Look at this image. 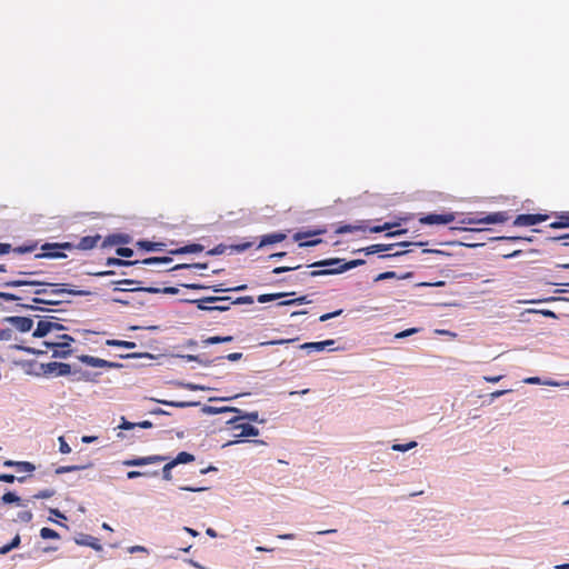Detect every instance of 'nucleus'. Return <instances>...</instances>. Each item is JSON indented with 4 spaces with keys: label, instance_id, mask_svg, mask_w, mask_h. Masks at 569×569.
Listing matches in <instances>:
<instances>
[{
    "label": "nucleus",
    "instance_id": "obj_3",
    "mask_svg": "<svg viewBox=\"0 0 569 569\" xmlns=\"http://www.w3.org/2000/svg\"><path fill=\"white\" fill-rule=\"evenodd\" d=\"M228 422L231 425V430L233 431V436L236 438H248L259 435V430L256 427L249 422H244L240 417H234Z\"/></svg>",
    "mask_w": 569,
    "mask_h": 569
},
{
    "label": "nucleus",
    "instance_id": "obj_18",
    "mask_svg": "<svg viewBox=\"0 0 569 569\" xmlns=\"http://www.w3.org/2000/svg\"><path fill=\"white\" fill-rule=\"evenodd\" d=\"M101 240L100 234L96 236H86L80 239V241L77 244H73V249L79 250H90L98 246L99 241Z\"/></svg>",
    "mask_w": 569,
    "mask_h": 569
},
{
    "label": "nucleus",
    "instance_id": "obj_14",
    "mask_svg": "<svg viewBox=\"0 0 569 569\" xmlns=\"http://www.w3.org/2000/svg\"><path fill=\"white\" fill-rule=\"evenodd\" d=\"M73 540H74V542L78 546L90 547V548H92L96 551H101L102 550V546H101L99 539L93 537V536H90V535H87V533H78L73 538Z\"/></svg>",
    "mask_w": 569,
    "mask_h": 569
},
{
    "label": "nucleus",
    "instance_id": "obj_9",
    "mask_svg": "<svg viewBox=\"0 0 569 569\" xmlns=\"http://www.w3.org/2000/svg\"><path fill=\"white\" fill-rule=\"evenodd\" d=\"M167 459L168 458L166 456L152 455V456H147V457L127 459V460L122 461V465L126 467H141V466L163 462Z\"/></svg>",
    "mask_w": 569,
    "mask_h": 569
},
{
    "label": "nucleus",
    "instance_id": "obj_44",
    "mask_svg": "<svg viewBox=\"0 0 569 569\" xmlns=\"http://www.w3.org/2000/svg\"><path fill=\"white\" fill-rule=\"evenodd\" d=\"M189 269V268H198V269H207L208 263H181L174 266L171 270H178V269Z\"/></svg>",
    "mask_w": 569,
    "mask_h": 569
},
{
    "label": "nucleus",
    "instance_id": "obj_11",
    "mask_svg": "<svg viewBox=\"0 0 569 569\" xmlns=\"http://www.w3.org/2000/svg\"><path fill=\"white\" fill-rule=\"evenodd\" d=\"M252 244L253 243L250 241H246V242L238 243V244H231V246H226V244L220 243V244L216 246L214 248L210 249L207 253L210 256H218V254L224 253L228 249L230 251L242 252V251H246L249 248H251Z\"/></svg>",
    "mask_w": 569,
    "mask_h": 569
},
{
    "label": "nucleus",
    "instance_id": "obj_51",
    "mask_svg": "<svg viewBox=\"0 0 569 569\" xmlns=\"http://www.w3.org/2000/svg\"><path fill=\"white\" fill-rule=\"evenodd\" d=\"M297 340H298V338H293V339H279V340H271V341L261 342V346L284 345V343H291V342H295V341H297Z\"/></svg>",
    "mask_w": 569,
    "mask_h": 569
},
{
    "label": "nucleus",
    "instance_id": "obj_1",
    "mask_svg": "<svg viewBox=\"0 0 569 569\" xmlns=\"http://www.w3.org/2000/svg\"><path fill=\"white\" fill-rule=\"evenodd\" d=\"M365 263V260L362 259H356L348 262H345L343 259L340 258H330L321 261H317L309 267H333L330 269H321V270H313L309 273H307L310 277H318V276H327V274H338L342 273L345 271H348L352 268L362 266Z\"/></svg>",
    "mask_w": 569,
    "mask_h": 569
},
{
    "label": "nucleus",
    "instance_id": "obj_63",
    "mask_svg": "<svg viewBox=\"0 0 569 569\" xmlns=\"http://www.w3.org/2000/svg\"><path fill=\"white\" fill-rule=\"evenodd\" d=\"M134 427H137V425L134 422L127 421L124 418H122V422L119 426V428L123 429V430H131Z\"/></svg>",
    "mask_w": 569,
    "mask_h": 569
},
{
    "label": "nucleus",
    "instance_id": "obj_17",
    "mask_svg": "<svg viewBox=\"0 0 569 569\" xmlns=\"http://www.w3.org/2000/svg\"><path fill=\"white\" fill-rule=\"evenodd\" d=\"M44 372L56 376H67L71 372V366L62 362H49L44 366Z\"/></svg>",
    "mask_w": 569,
    "mask_h": 569
},
{
    "label": "nucleus",
    "instance_id": "obj_56",
    "mask_svg": "<svg viewBox=\"0 0 569 569\" xmlns=\"http://www.w3.org/2000/svg\"><path fill=\"white\" fill-rule=\"evenodd\" d=\"M13 337L12 329L6 328L0 330V340H11Z\"/></svg>",
    "mask_w": 569,
    "mask_h": 569
},
{
    "label": "nucleus",
    "instance_id": "obj_48",
    "mask_svg": "<svg viewBox=\"0 0 569 569\" xmlns=\"http://www.w3.org/2000/svg\"><path fill=\"white\" fill-rule=\"evenodd\" d=\"M54 495V490L52 489H44V490H40L39 492H37L36 495H33V499H49L51 498L52 496Z\"/></svg>",
    "mask_w": 569,
    "mask_h": 569
},
{
    "label": "nucleus",
    "instance_id": "obj_49",
    "mask_svg": "<svg viewBox=\"0 0 569 569\" xmlns=\"http://www.w3.org/2000/svg\"><path fill=\"white\" fill-rule=\"evenodd\" d=\"M325 231L323 230H317V231H313V232H297L295 236H293V239L296 241H300L302 240L303 238L306 237H310V236H316V234H321L323 233Z\"/></svg>",
    "mask_w": 569,
    "mask_h": 569
},
{
    "label": "nucleus",
    "instance_id": "obj_34",
    "mask_svg": "<svg viewBox=\"0 0 569 569\" xmlns=\"http://www.w3.org/2000/svg\"><path fill=\"white\" fill-rule=\"evenodd\" d=\"M90 465L88 466H60L56 469V473L57 475H62V473H67V472H72V471H78V470H82V469H86L88 468Z\"/></svg>",
    "mask_w": 569,
    "mask_h": 569
},
{
    "label": "nucleus",
    "instance_id": "obj_26",
    "mask_svg": "<svg viewBox=\"0 0 569 569\" xmlns=\"http://www.w3.org/2000/svg\"><path fill=\"white\" fill-rule=\"evenodd\" d=\"M52 295H61L69 293L72 296H90L92 292L90 290H77V289H66V288H57L51 291Z\"/></svg>",
    "mask_w": 569,
    "mask_h": 569
},
{
    "label": "nucleus",
    "instance_id": "obj_24",
    "mask_svg": "<svg viewBox=\"0 0 569 569\" xmlns=\"http://www.w3.org/2000/svg\"><path fill=\"white\" fill-rule=\"evenodd\" d=\"M569 227V211L562 212L558 216L557 220L550 223V228L562 229Z\"/></svg>",
    "mask_w": 569,
    "mask_h": 569
},
{
    "label": "nucleus",
    "instance_id": "obj_41",
    "mask_svg": "<svg viewBox=\"0 0 569 569\" xmlns=\"http://www.w3.org/2000/svg\"><path fill=\"white\" fill-rule=\"evenodd\" d=\"M247 287L244 284L238 286L236 288H222L221 284H216V286L209 287L208 289H211L213 292L219 293V292H227V291H240V290H244Z\"/></svg>",
    "mask_w": 569,
    "mask_h": 569
},
{
    "label": "nucleus",
    "instance_id": "obj_12",
    "mask_svg": "<svg viewBox=\"0 0 569 569\" xmlns=\"http://www.w3.org/2000/svg\"><path fill=\"white\" fill-rule=\"evenodd\" d=\"M229 300H230V297L212 296V297H204V298L196 299V300H188V302L194 303L199 310L213 311V309H212L213 306H211V303L228 302Z\"/></svg>",
    "mask_w": 569,
    "mask_h": 569
},
{
    "label": "nucleus",
    "instance_id": "obj_38",
    "mask_svg": "<svg viewBox=\"0 0 569 569\" xmlns=\"http://www.w3.org/2000/svg\"><path fill=\"white\" fill-rule=\"evenodd\" d=\"M172 259L170 257H151L142 260L143 264L169 263Z\"/></svg>",
    "mask_w": 569,
    "mask_h": 569
},
{
    "label": "nucleus",
    "instance_id": "obj_47",
    "mask_svg": "<svg viewBox=\"0 0 569 569\" xmlns=\"http://www.w3.org/2000/svg\"><path fill=\"white\" fill-rule=\"evenodd\" d=\"M395 226L396 224H393V223L386 222L383 224L373 226V227L369 228V231L372 233H379V232H382L386 230H390Z\"/></svg>",
    "mask_w": 569,
    "mask_h": 569
},
{
    "label": "nucleus",
    "instance_id": "obj_54",
    "mask_svg": "<svg viewBox=\"0 0 569 569\" xmlns=\"http://www.w3.org/2000/svg\"><path fill=\"white\" fill-rule=\"evenodd\" d=\"M117 254L124 258H130L133 256V250L127 247H120L117 249Z\"/></svg>",
    "mask_w": 569,
    "mask_h": 569
},
{
    "label": "nucleus",
    "instance_id": "obj_58",
    "mask_svg": "<svg viewBox=\"0 0 569 569\" xmlns=\"http://www.w3.org/2000/svg\"><path fill=\"white\" fill-rule=\"evenodd\" d=\"M341 313H342V310H341V309H340V310H337V311H333V312L325 313V315L320 316L319 320H320L321 322H325V321H327V320H329V319H331V318H335V317L340 316Z\"/></svg>",
    "mask_w": 569,
    "mask_h": 569
},
{
    "label": "nucleus",
    "instance_id": "obj_5",
    "mask_svg": "<svg viewBox=\"0 0 569 569\" xmlns=\"http://www.w3.org/2000/svg\"><path fill=\"white\" fill-rule=\"evenodd\" d=\"M36 272H19V277L17 279H12L6 281L3 287H43V286H53L52 283H47L43 281H39L32 278Z\"/></svg>",
    "mask_w": 569,
    "mask_h": 569
},
{
    "label": "nucleus",
    "instance_id": "obj_10",
    "mask_svg": "<svg viewBox=\"0 0 569 569\" xmlns=\"http://www.w3.org/2000/svg\"><path fill=\"white\" fill-rule=\"evenodd\" d=\"M455 220V213H429L419 218L421 224H448Z\"/></svg>",
    "mask_w": 569,
    "mask_h": 569
},
{
    "label": "nucleus",
    "instance_id": "obj_22",
    "mask_svg": "<svg viewBox=\"0 0 569 569\" xmlns=\"http://www.w3.org/2000/svg\"><path fill=\"white\" fill-rule=\"evenodd\" d=\"M203 250V246L199 243H191L171 251L172 254H184V253H196L201 252Z\"/></svg>",
    "mask_w": 569,
    "mask_h": 569
},
{
    "label": "nucleus",
    "instance_id": "obj_50",
    "mask_svg": "<svg viewBox=\"0 0 569 569\" xmlns=\"http://www.w3.org/2000/svg\"><path fill=\"white\" fill-rule=\"evenodd\" d=\"M217 303L218 305H214L212 307V309H213V311H220V312L229 310L230 306L233 305L231 299L228 302H217Z\"/></svg>",
    "mask_w": 569,
    "mask_h": 569
},
{
    "label": "nucleus",
    "instance_id": "obj_57",
    "mask_svg": "<svg viewBox=\"0 0 569 569\" xmlns=\"http://www.w3.org/2000/svg\"><path fill=\"white\" fill-rule=\"evenodd\" d=\"M158 402L160 403H163V405H167V406H170V407H176V408H184L188 406L187 402H183V401H166V400H158Z\"/></svg>",
    "mask_w": 569,
    "mask_h": 569
},
{
    "label": "nucleus",
    "instance_id": "obj_16",
    "mask_svg": "<svg viewBox=\"0 0 569 569\" xmlns=\"http://www.w3.org/2000/svg\"><path fill=\"white\" fill-rule=\"evenodd\" d=\"M9 323H11L18 331L28 332L33 327V320L28 317H8L6 319Z\"/></svg>",
    "mask_w": 569,
    "mask_h": 569
},
{
    "label": "nucleus",
    "instance_id": "obj_13",
    "mask_svg": "<svg viewBox=\"0 0 569 569\" xmlns=\"http://www.w3.org/2000/svg\"><path fill=\"white\" fill-rule=\"evenodd\" d=\"M79 360L82 363H86L87 366L94 367V368H120L121 365L117 362H111L104 359H100L97 357L82 355L79 357Z\"/></svg>",
    "mask_w": 569,
    "mask_h": 569
},
{
    "label": "nucleus",
    "instance_id": "obj_61",
    "mask_svg": "<svg viewBox=\"0 0 569 569\" xmlns=\"http://www.w3.org/2000/svg\"><path fill=\"white\" fill-rule=\"evenodd\" d=\"M202 342H203V345L208 346V345L222 343V340H221V337L213 336V337H209V338L204 339Z\"/></svg>",
    "mask_w": 569,
    "mask_h": 569
},
{
    "label": "nucleus",
    "instance_id": "obj_59",
    "mask_svg": "<svg viewBox=\"0 0 569 569\" xmlns=\"http://www.w3.org/2000/svg\"><path fill=\"white\" fill-rule=\"evenodd\" d=\"M0 298L3 300H7V301H17L20 299V297L14 293L2 292V291H0Z\"/></svg>",
    "mask_w": 569,
    "mask_h": 569
},
{
    "label": "nucleus",
    "instance_id": "obj_42",
    "mask_svg": "<svg viewBox=\"0 0 569 569\" xmlns=\"http://www.w3.org/2000/svg\"><path fill=\"white\" fill-rule=\"evenodd\" d=\"M284 296H287V293H264V295H260L258 297V301L260 303H264V302H269V301L276 300V299L284 297Z\"/></svg>",
    "mask_w": 569,
    "mask_h": 569
},
{
    "label": "nucleus",
    "instance_id": "obj_20",
    "mask_svg": "<svg viewBox=\"0 0 569 569\" xmlns=\"http://www.w3.org/2000/svg\"><path fill=\"white\" fill-rule=\"evenodd\" d=\"M286 234L282 233V232H274V233H269V234H264L261 237V240L258 244V248H262L264 246H268V244H273V243H278V242H281L286 239Z\"/></svg>",
    "mask_w": 569,
    "mask_h": 569
},
{
    "label": "nucleus",
    "instance_id": "obj_4",
    "mask_svg": "<svg viewBox=\"0 0 569 569\" xmlns=\"http://www.w3.org/2000/svg\"><path fill=\"white\" fill-rule=\"evenodd\" d=\"M61 249L71 250L73 249V244L71 242H47L41 246L42 253L36 254V258H64L66 254L60 251Z\"/></svg>",
    "mask_w": 569,
    "mask_h": 569
},
{
    "label": "nucleus",
    "instance_id": "obj_62",
    "mask_svg": "<svg viewBox=\"0 0 569 569\" xmlns=\"http://www.w3.org/2000/svg\"><path fill=\"white\" fill-rule=\"evenodd\" d=\"M240 418H242L243 420H249V421H258V418H259V413L257 411H253V412H247L242 416H239Z\"/></svg>",
    "mask_w": 569,
    "mask_h": 569
},
{
    "label": "nucleus",
    "instance_id": "obj_40",
    "mask_svg": "<svg viewBox=\"0 0 569 569\" xmlns=\"http://www.w3.org/2000/svg\"><path fill=\"white\" fill-rule=\"evenodd\" d=\"M300 349H305L308 351H323V345H321V341L318 342H306L300 346Z\"/></svg>",
    "mask_w": 569,
    "mask_h": 569
},
{
    "label": "nucleus",
    "instance_id": "obj_28",
    "mask_svg": "<svg viewBox=\"0 0 569 569\" xmlns=\"http://www.w3.org/2000/svg\"><path fill=\"white\" fill-rule=\"evenodd\" d=\"M107 346L110 347H122L127 349H134L137 347L136 342L133 341H126V340H117V339H108L106 341Z\"/></svg>",
    "mask_w": 569,
    "mask_h": 569
},
{
    "label": "nucleus",
    "instance_id": "obj_25",
    "mask_svg": "<svg viewBox=\"0 0 569 569\" xmlns=\"http://www.w3.org/2000/svg\"><path fill=\"white\" fill-rule=\"evenodd\" d=\"M113 283L116 284L113 291L131 292L130 291L131 288H128V286L139 283V281H136L132 279H123V280L114 281ZM136 288L137 287H134L133 289H136Z\"/></svg>",
    "mask_w": 569,
    "mask_h": 569
},
{
    "label": "nucleus",
    "instance_id": "obj_46",
    "mask_svg": "<svg viewBox=\"0 0 569 569\" xmlns=\"http://www.w3.org/2000/svg\"><path fill=\"white\" fill-rule=\"evenodd\" d=\"M416 446H417L416 441H410L406 445L396 443L392 446V450L405 452V451H408V450L415 448Z\"/></svg>",
    "mask_w": 569,
    "mask_h": 569
},
{
    "label": "nucleus",
    "instance_id": "obj_39",
    "mask_svg": "<svg viewBox=\"0 0 569 569\" xmlns=\"http://www.w3.org/2000/svg\"><path fill=\"white\" fill-rule=\"evenodd\" d=\"M138 261H130V260H122L119 258H108L106 261L107 266H132L136 264Z\"/></svg>",
    "mask_w": 569,
    "mask_h": 569
},
{
    "label": "nucleus",
    "instance_id": "obj_35",
    "mask_svg": "<svg viewBox=\"0 0 569 569\" xmlns=\"http://www.w3.org/2000/svg\"><path fill=\"white\" fill-rule=\"evenodd\" d=\"M40 537L42 539H59L60 535L56 530H53L51 528L43 527L40 530Z\"/></svg>",
    "mask_w": 569,
    "mask_h": 569
},
{
    "label": "nucleus",
    "instance_id": "obj_52",
    "mask_svg": "<svg viewBox=\"0 0 569 569\" xmlns=\"http://www.w3.org/2000/svg\"><path fill=\"white\" fill-rule=\"evenodd\" d=\"M406 277L407 276H403L402 278H406ZM393 278H399L395 271H386V272L378 274V277L376 278V281L393 279Z\"/></svg>",
    "mask_w": 569,
    "mask_h": 569
},
{
    "label": "nucleus",
    "instance_id": "obj_64",
    "mask_svg": "<svg viewBox=\"0 0 569 569\" xmlns=\"http://www.w3.org/2000/svg\"><path fill=\"white\" fill-rule=\"evenodd\" d=\"M112 302L119 303L121 306H130L131 301L129 299H126V297H114L111 299Z\"/></svg>",
    "mask_w": 569,
    "mask_h": 569
},
{
    "label": "nucleus",
    "instance_id": "obj_19",
    "mask_svg": "<svg viewBox=\"0 0 569 569\" xmlns=\"http://www.w3.org/2000/svg\"><path fill=\"white\" fill-rule=\"evenodd\" d=\"M53 328H60L58 323L51 321L40 320L37 325V328L33 332L34 337H44L47 336Z\"/></svg>",
    "mask_w": 569,
    "mask_h": 569
},
{
    "label": "nucleus",
    "instance_id": "obj_23",
    "mask_svg": "<svg viewBox=\"0 0 569 569\" xmlns=\"http://www.w3.org/2000/svg\"><path fill=\"white\" fill-rule=\"evenodd\" d=\"M367 227L362 223L360 224H340L336 229L337 234L348 233V232H355V231H366Z\"/></svg>",
    "mask_w": 569,
    "mask_h": 569
},
{
    "label": "nucleus",
    "instance_id": "obj_6",
    "mask_svg": "<svg viewBox=\"0 0 569 569\" xmlns=\"http://www.w3.org/2000/svg\"><path fill=\"white\" fill-rule=\"evenodd\" d=\"M426 244H427V242H423V241L400 242V243H390V244L377 243V244H371L369 247L359 249L358 251L365 252L367 256H369V254H373V253H378V252H382V251H390L395 247H409V246L423 247Z\"/></svg>",
    "mask_w": 569,
    "mask_h": 569
},
{
    "label": "nucleus",
    "instance_id": "obj_37",
    "mask_svg": "<svg viewBox=\"0 0 569 569\" xmlns=\"http://www.w3.org/2000/svg\"><path fill=\"white\" fill-rule=\"evenodd\" d=\"M26 479H27L26 476L16 477L14 475H11V473H2V475H0V481L7 482V483H13L16 480L18 482H24Z\"/></svg>",
    "mask_w": 569,
    "mask_h": 569
},
{
    "label": "nucleus",
    "instance_id": "obj_8",
    "mask_svg": "<svg viewBox=\"0 0 569 569\" xmlns=\"http://www.w3.org/2000/svg\"><path fill=\"white\" fill-rule=\"evenodd\" d=\"M549 219L548 214L542 213H522L516 217L513 226L516 227H530L543 222Z\"/></svg>",
    "mask_w": 569,
    "mask_h": 569
},
{
    "label": "nucleus",
    "instance_id": "obj_31",
    "mask_svg": "<svg viewBox=\"0 0 569 569\" xmlns=\"http://www.w3.org/2000/svg\"><path fill=\"white\" fill-rule=\"evenodd\" d=\"M21 539L19 535H16V537L11 540L10 543H7L2 547H0V555H7L12 549L18 548L20 546Z\"/></svg>",
    "mask_w": 569,
    "mask_h": 569
},
{
    "label": "nucleus",
    "instance_id": "obj_55",
    "mask_svg": "<svg viewBox=\"0 0 569 569\" xmlns=\"http://www.w3.org/2000/svg\"><path fill=\"white\" fill-rule=\"evenodd\" d=\"M59 450L61 453L71 452V447L67 443L63 437H59Z\"/></svg>",
    "mask_w": 569,
    "mask_h": 569
},
{
    "label": "nucleus",
    "instance_id": "obj_2",
    "mask_svg": "<svg viewBox=\"0 0 569 569\" xmlns=\"http://www.w3.org/2000/svg\"><path fill=\"white\" fill-rule=\"evenodd\" d=\"M73 338L69 335H62L57 341H46L48 349L52 350L53 358H67L72 353L71 342Z\"/></svg>",
    "mask_w": 569,
    "mask_h": 569
},
{
    "label": "nucleus",
    "instance_id": "obj_29",
    "mask_svg": "<svg viewBox=\"0 0 569 569\" xmlns=\"http://www.w3.org/2000/svg\"><path fill=\"white\" fill-rule=\"evenodd\" d=\"M1 501L3 503H17L18 506H24L22 503V500L19 496H17L14 492L12 491H8L6 492L2 497H1Z\"/></svg>",
    "mask_w": 569,
    "mask_h": 569
},
{
    "label": "nucleus",
    "instance_id": "obj_32",
    "mask_svg": "<svg viewBox=\"0 0 569 569\" xmlns=\"http://www.w3.org/2000/svg\"><path fill=\"white\" fill-rule=\"evenodd\" d=\"M121 242H123L122 236L111 234V236L107 237L106 239H103V241L101 242V247L107 248V247H111V246H114V244H118Z\"/></svg>",
    "mask_w": 569,
    "mask_h": 569
},
{
    "label": "nucleus",
    "instance_id": "obj_27",
    "mask_svg": "<svg viewBox=\"0 0 569 569\" xmlns=\"http://www.w3.org/2000/svg\"><path fill=\"white\" fill-rule=\"evenodd\" d=\"M171 461L174 463V466H178L180 463H189L194 461V456L187 451H181Z\"/></svg>",
    "mask_w": 569,
    "mask_h": 569
},
{
    "label": "nucleus",
    "instance_id": "obj_21",
    "mask_svg": "<svg viewBox=\"0 0 569 569\" xmlns=\"http://www.w3.org/2000/svg\"><path fill=\"white\" fill-rule=\"evenodd\" d=\"M130 291H146L150 293H168V295H177L179 292V289L176 287H166V288H153V287H138L136 289H130Z\"/></svg>",
    "mask_w": 569,
    "mask_h": 569
},
{
    "label": "nucleus",
    "instance_id": "obj_36",
    "mask_svg": "<svg viewBox=\"0 0 569 569\" xmlns=\"http://www.w3.org/2000/svg\"><path fill=\"white\" fill-rule=\"evenodd\" d=\"M16 469L18 472H32L34 471L36 467L33 463L29 461H19L16 463Z\"/></svg>",
    "mask_w": 569,
    "mask_h": 569
},
{
    "label": "nucleus",
    "instance_id": "obj_33",
    "mask_svg": "<svg viewBox=\"0 0 569 569\" xmlns=\"http://www.w3.org/2000/svg\"><path fill=\"white\" fill-rule=\"evenodd\" d=\"M32 518H33V515H32L31 510L24 509V510L19 511L17 513V517L13 520L18 521V522L28 523L32 520Z\"/></svg>",
    "mask_w": 569,
    "mask_h": 569
},
{
    "label": "nucleus",
    "instance_id": "obj_30",
    "mask_svg": "<svg viewBox=\"0 0 569 569\" xmlns=\"http://www.w3.org/2000/svg\"><path fill=\"white\" fill-rule=\"evenodd\" d=\"M137 246L146 251H156L159 250L161 246H163L160 242H152L148 240H141L137 242Z\"/></svg>",
    "mask_w": 569,
    "mask_h": 569
},
{
    "label": "nucleus",
    "instance_id": "obj_60",
    "mask_svg": "<svg viewBox=\"0 0 569 569\" xmlns=\"http://www.w3.org/2000/svg\"><path fill=\"white\" fill-rule=\"evenodd\" d=\"M309 302L307 300V297L306 296H302V297H299L297 299H293V300H289V301H283V302H280L281 306H286V305H293V303H307Z\"/></svg>",
    "mask_w": 569,
    "mask_h": 569
},
{
    "label": "nucleus",
    "instance_id": "obj_53",
    "mask_svg": "<svg viewBox=\"0 0 569 569\" xmlns=\"http://www.w3.org/2000/svg\"><path fill=\"white\" fill-rule=\"evenodd\" d=\"M233 305H252L253 298L251 296L239 297L232 300Z\"/></svg>",
    "mask_w": 569,
    "mask_h": 569
},
{
    "label": "nucleus",
    "instance_id": "obj_43",
    "mask_svg": "<svg viewBox=\"0 0 569 569\" xmlns=\"http://www.w3.org/2000/svg\"><path fill=\"white\" fill-rule=\"evenodd\" d=\"M174 463L170 460L167 462L162 468V478L167 481H170L172 479L171 470L174 468Z\"/></svg>",
    "mask_w": 569,
    "mask_h": 569
},
{
    "label": "nucleus",
    "instance_id": "obj_7",
    "mask_svg": "<svg viewBox=\"0 0 569 569\" xmlns=\"http://www.w3.org/2000/svg\"><path fill=\"white\" fill-rule=\"evenodd\" d=\"M509 219V216L505 211L493 212L489 213L482 218H465L461 222L468 223V224H476V223H502L506 222Z\"/></svg>",
    "mask_w": 569,
    "mask_h": 569
},
{
    "label": "nucleus",
    "instance_id": "obj_15",
    "mask_svg": "<svg viewBox=\"0 0 569 569\" xmlns=\"http://www.w3.org/2000/svg\"><path fill=\"white\" fill-rule=\"evenodd\" d=\"M38 248V242L31 241L27 244L19 246L16 248H11V244L9 243H0V254L9 253L11 250L16 253H27V252H33Z\"/></svg>",
    "mask_w": 569,
    "mask_h": 569
},
{
    "label": "nucleus",
    "instance_id": "obj_45",
    "mask_svg": "<svg viewBox=\"0 0 569 569\" xmlns=\"http://www.w3.org/2000/svg\"><path fill=\"white\" fill-rule=\"evenodd\" d=\"M146 476L156 477V476H158V471H153L151 473H148V472H143V471L132 470V471L127 472V478L128 479H136V478H139V477H146Z\"/></svg>",
    "mask_w": 569,
    "mask_h": 569
}]
</instances>
